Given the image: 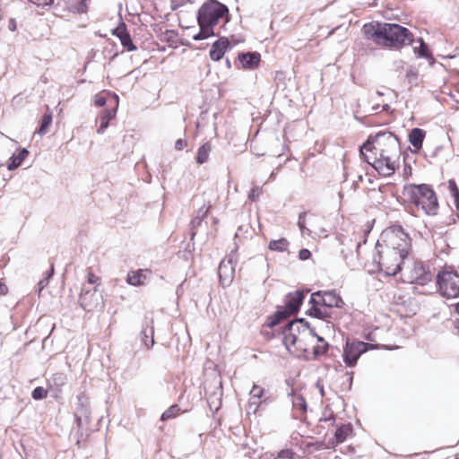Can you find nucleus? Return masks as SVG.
<instances>
[{
    "label": "nucleus",
    "mask_w": 459,
    "mask_h": 459,
    "mask_svg": "<svg viewBox=\"0 0 459 459\" xmlns=\"http://www.w3.org/2000/svg\"><path fill=\"white\" fill-rule=\"evenodd\" d=\"M360 155L380 175L391 176L398 167L401 155L398 138L391 132L370 135L360 147Z\"/></svg>",
    "instance_id": "nucleus-1"
},
{
    "label": "nucleus",
    "mask_w": 459,
    "mask_h": 459,
    "mask_svg": "<svg viewBox=\"0 0 459 459\" xmlns=\"http://www.w3.org/2000/svg\"><path fill=\"white\" fill-rule=\"evenodd\" d=\"M384 248L378 251V264L388 275H396L403 270L404 259L411 251V238L401 226H394L384 232Z\"/></svg>",
    "instance_id": "nucleus-2"
},
{
    "label": "nucleus",
    "mask_w": 459,
    "mask_h": 459,
    "mask_svg": "<svg viewBox=\"0 0 459 459\" xmlns=\"http://www.w3.org/2000/svg\"><path fill=\"white\" fill-rule=\"evenodd\" d=\"M362 31L367 39L385 48H399L414 41L412 33L396 23H366Z\"/></svg>",
    "instance_id": "nucleus-3"
},
{
    "label": "nucleus",
    "mask_w": 459,
    "mask_h": 459,
    "mask_svg": "<svg viewBox=\"0 0 459 459\" xmlns=\"http://www.w3.org/2000/svg\"><path fill=\"white\" fill-rule=\"evenodd\" d=\"M229 21V8L227 5L217 0H208L198 10L197 22L200 30L193 39L203 40L211 36L219 35L220 32L215 31V26L222 22L221 27H223Z\"/></svg>",
    "instance_id": "nucleus-4"
},
{
    "label": "nucleus",
    "mask_w": 459,
    "mask_h": 459,
    "mask_svg": "<svg viewBox=\"0 0 459 459\" xmlns=\"http://www.w3.org/2000/svg\"><path fill=\"white\" fill-rule=\"evenodd\" d=\"M403 195L411 204L421 209L427 215H436L438 202L435 191L427 184H408L403 191Z\"/></svg>",
    "instance_id": "nucleus-5"
},
{
    "label": "nucleus",
    "mask_w": 459,
    "mask_h": 459,
    "mask_svg": "<svg viewBox=\"0 0 459 459\" xmlns=\"http://www.w3.org/2000/svg\"><path fill=\"white\" fill-rule=\"evenodd\" d=\"M309 323L304 318L293 320L289 322L282 333H283V343L288 351H290L291 347H295L298 351H307V344L305 339L307 335H310Z\"/></svg>",
    "instance_id": "nucleus-6"
},
{
    "label": "nucleus",
    "mask_w": 459,
    "mask_h": 459,
    "mask_svg": "<svg viewBox=\"0 0 459 459\" xmlns=\"http://www.w3.org/2000/svg\"><path fill=\"white\" fill-rule=\"evenodd\" d=\"M439 293L446 299L459 297V274L452 271H441L437 274Z\"/></svg>",
    "instance_id": "nucleus-7"
},
{
    "label": "nucleus",
    "mask_w": 459,
    "mask_h": 459,
    "mask_svg": "<svg viewBox=\"0 0 459 459\" xmlns=\"http://www.w3.org/2000/svg\"><path fill=\"white\" fill-rule=\"evenodd\" d=\"M371 348H373V345L368 342H347L343 348V361L348 367H354L359 357Z\"/></svg>",
    "instance_id": "nucleus-8"
},
{
    "label": "nucleus",
    "mask_w": 459,
    "mask_h": 459,
    "mask_svg": "<svg viewBox=\"0 0 459 459\" xmlns=\"http://www.w3.org/2000/svg\"><path fill=\"white\" fill-rule=\"evenodd\" d=\"M409 273V281L421 286L432 280V273L421 262H414Z\"/></svg>",
    "instance_id": "nucleus-9"
},
{
    "label": "nucleus",
    "mask_w": 459,
    "mask_h": 459,
    "mask_svg": "<svg viewBox=\"0 0 459 459\" xmlns=\"http://www.w3.org/2000/svg\"><path fill=\"white\" fill-rule=\"evenodd\" d=\"M270 403V398L265 395L264 388L257 385H254L250 393L247 403V412L255 413L264 404Z\"/></svg>",
    "instance_id": "nucleus-10"
},
{
    "label": "nucleus",
    "mask_w": 459,
    "mask_h": 459,
    "mask_svg": "<svg viewBox=\"0 0 459 459\" xmlns=\"http://www.w3.org/2000/svg\"><path fill=\"white\" fill-rule=\"evenodd\" d=\"M79 302L85 310L91 311L100 305V296L98 294V285L93 290H85L83 287L80 294Z\"/></svg>",
    "instance_id": "nucleus-11"
},
{
    "label": "nucleus",
    "mask_w": 459,
    "mask_h": 459,
    "mask_svg": "<svg viewBox=\"0 0 459 459\" xmlns=\"http://www.w3.org/2000/svg\"><path fill=\"white\" fill-rule=\"evenodd\" d=\"M305 298V293L302 290H296L294 292H290L288 294L285 299V306L281 307L289 316L295 314L299 311L303 299Z\"/></svg>",
    "instance_id": "nucleus-12"
},
{
    "label": "nucleus",
    "mask_w": 459,
    "mask_h": 459,
    "mask_svg": "<svg viewBox=\"0 0 459 459\" xmlns=\"http://www.w3.org/2000/svg\"><path fill=\"white\" fill-rule=\"evenodd\" d=\"M235 268L233 266V256L226 261L222 260L219 265L218 273L222 285H230L234 277Z\"/></svg>",
    "instance_id": "nucleus-13"
},
{
    "label": "nucleus",
    "mask_w": 459,
    "mask_h": 459,
    "mask_svg": "<svg viewBox=\"0 0 459 459\" xmlns=\"http://www.w3.org/2000/svg\"><path fill=\"white\" fill-rule=\"evenodd\" d=\"M113 35H116L119 39L121 45L127 51H134L137 49L136 46L133 43L131 36L128 33L124 22L113 30Z\"/></svg>",
    "instance_id": "nucleus-14"
},
{
    "label": "nucleus",
    "mask_w": 459,
    "mask_h": 459,
    "mask_svg": "<svg viewBox=\"0 0 459 459\" xmlns=\"http://www.w3.org/2000/svg\"><path fill=\"white\" fill-rule=\"evenodd\" d=\"M228 48H230L229 39L225 37L220 38L212 44L210 49L209 55L211 59L214 61L221 60Z\"/></svg>",
    "instance_id": "nucleus-15"
},
{
    "label": "nucleus",
    "mask_w": 459,
    "mask_h": 459,
    "mask_svg": "<svg viewBox=\"0 0 459 459\" xmlns=\"http://www.w3.org/2000/svg\"><path fill=\"white\" fill-rule=\"evenodd\" d=\"M323 305L325 307L342 308L345 305L341 296L335 290H322Z\"/></svg>",
    "instance_id": "nucleus-16"
},
{
    "label": "nucleus",
    "mask_w": 459,
    "mask_h": 459,
    "mask_svg": "<svg viewBox=\"0 0 459 459\" xmlns=\"http://www.w3.org/2000/svg\"><path fill=\"white\" fill-rule=\"evenodd\" d=\"M152 324V321L146 322L140 333L141 342L148 350L151 349L155 343L154 328Z\"/></svg>",
    "instance_id": "nucleus-17"
},
{
    "label": "nucleus",
    "mask_w": 459,
    "mask_h": 459,
    "mask_svg": "<svg viewBox=\"0 0 459 459\" xmlns=\"http://www.w3.org/2000/svg\"><path fill=\"white\" fill-rule=\"evenodd\" d=\"M260 54L257 52L241 53L238 55V60L245 69H254L260 63Z\"/></svg>",
    "instance_id": "nucleus-18"
},
{
    "label": "nucleus",
    "mask_w": 459,
    "mask_h": 459,
    "mask_svg": "<svg viewBox=\"0 0 459 459\" xmlns=\"http://www.w3.org/2000/svg\"><path fill=\"white\" fill-rule=\"evenodd\" d=\"M77 400H78V403H77V407H76L75 417H76V420L78 422H80L82 416L87 418L90 413L89 401H88V398L83 394L78 395Z\"/></svg>",
    "instance_id": "nucleus-19"
},
{
    "label": "nucleus",
    "mask_w": 459,
    "mask_h": 459,
    "mask_svg": "<svg viewBox=\"0 0 459 459\" xmlns=\"http://www.w3.org/2000/svg\"><path fill=\"white\" fill-rule=\"evenodd\" d=\"M117 109H107L100 117V126L97 130L98 134H103L108 128L109 121L116 117Z\"/></svg>",
    "instance_id": "nucleus-20"
},
{
    "label": "nucleus",
    "mask_w": 459,
    "mask_h": 459,
    "mask_svg": "<svg viewBox=\"0 0 459 459\" xmlns=\"http://www.w3.org/2000/svg\"><path fill=\"white\" fill-rule=\"evenodd\" d=\"M87 0H65L66 8L74 13H84L87 12Z\"/></svg>",
    "instance_id": "nucleus-21"
},
{
    "label": "nucleus",
    "mask_w": 459,
    "mask_h": 459,
    "mask_svg": "<svg viewBox=\"0 0 459 459\" xmlns=\"http://www.w3.org/2000/svg\"><path fill=\"white\" fill-rule=\"evenodd\" d=\"M424 137L425 132L420 128H413L409 134V141L411 144L417 149H420L422 146Z\"/></svg>",
    "instance_id": "nucleus-22"
},
{
    "label": "nucleus",
    "mask_w": 459,
    "mask_h": 459,
    "mask_svg": "<svg viewBox=\"0 0 459 459\" xmlns=\"http://www.w3.org/2000/svg\"><path fill=\"white\" fill-rule=\"evenodd\" d=\"M28 155L29 151L25 148L22 149L17 154L13 153L10 158V162L7 165V169L9 170L17 169Z\"/></svg>",
    "instance_id": "nucleus-23"
},
{
    "label": "nucleus",
    "mask_w": 459,
    "mask_h": 459,
    "mask_svg": "<svg viewBox=\"0 0 459 459\" xmlns=\"http://www.w3.org/2000/svg\"><path fill=\"white\" fill-rule=\"evenodd\" d=\"M310 336L316 337L318 343L314 347L313 353L315 357L325 354L328 350V343L323 337L317 335L314 329L310 330Z\"/></svg>",
    "instance_id": "nucleus-24"
},
{
    "label": "nucleus",
    "mask_w": 459,
    "mask_h": 459,
    "mask_svg": "<svg viewBox=\"0 0 459 459\" xmlns=\"http://www.w3.org/2000/svg\"><path fill=\"white\" fill-rule=\"evenodd\" d=\"M145 275L142 270L129 272L126 277L128 284L133 286H140L144 283Z\"/></svg>",
    "instance_id": "nucleus-25"
},
{
    "label": "nucleus",
    "mask_w": 459,
    "mask_h": 459,
    "mask_svg": "<svg viewBox=\"0 0 459 459\" xmlns=\"http://www.w3.org/2000/svg\"><path fill=\"white\" fill-rule=\"evenodd\" d=\"M351 432L352 427L351 424H342L340 427H338L334 433L336 443H343Z\"/></svg>",
    "instance_id": "nucleus-26"
},
{
    "label": "nucleus",
    "mask_w": 459,
    "mask_h": 459,
    "mask_svg": "<svg viewBox=\"0 0 459 459\" xmlns=\"http://www.w3.org/2000/svg\"><path fill=\"white\" fill-rule=\"evenodd\" d=\"M212 152V144L207 142L201 145L197 152L196 162L204 164L208 160L210 152Z\"/></svg>",
    "instance_id": "nucleus-27"
},
{
    "label": "nucleus",
    "mask_w": 459,
    "mask_h": 459,
    "mask_svg": "<svg viewBox=\"0 0 459 459\" xmlns=\"http://www.w3.org/2000/svg\"><path fill=\"white\" fill-rule=\"evenodd\" d=\"M418 42L420 43V47H414L413 51L417 55L418 57L426 58L428 60H433V56L429 50L428 45L424 42L421 38L418 39Z\"/></svg>",
    "instance_id": "nucleus-28"
},
{
    "label": "nucleus",
    "mask_w": 459,
    "mask_h": 459,
    "mask_svg": "<svg viewBox=\"0 0 459 459\" xmlns=\"http://www.w3.org/2000/svg\"><path fill=\"white\" fill-rule=\"evenodd\" d=\"M289 241L285 238H281L279 239L271 240L268 245V248L274 252H284L289 247Z\"/></svg>",
    "instance_id": "nucleus-29"
},
{
    "label": "nucleus",
    "mask_w": 459,
    "mask_h": 459,
    "mask_svg": "<svg viewBox=\"0 0 459 459\" xmlns=\"http://www.w3.org/2000/svg\"><path fill=\"white\" fill-rule=\"evenodd\" d=\"M290 316L281 307H279L274 315L268 318L266 323L267 326L273 327L280 324L282 319L289 317Z\"/></svg>",
    "instance_id": "nucleus-30"
},
{
    "label": "nucleus",
    "mask_w": 459,
    "mask_h": 459,
    "mask_svg": "<svg viewBox=\"0 0 459 459\" xmlns=\"http://www.w3.org/2000/svg\"><path fill=\"white\" fill-rule=\"evenodd\" d=\"M307 314L318 319H325L330 316L325 307H310Z\"/></svg>",
    "instance_id": "nucleus-31"
},
{
    "label": "nucleus",
    "mask_w": 459,
    "mask_h": 459,
    "mask_svg": "<svg viewBox=\"0 0 459 459\" xmlns=\"http://www.w3.org/2000/svg\"><path fill=\"white\" fill-rule=\"evenodd\" d=\"M292 405L295 410L299 411L300 412H306L307 411V402L301 394H293Z\"/></svg>",
    "instance_id": "nucleus-32"
},
{
    "label": "nucleus",
    "mask_w": 459,
    "mask_h": 459,
    "mask_svg": "<svg viewBox=\"0 0 459 459\" xmlns=\"http://www.w3.org/2000/svg\"><path fill=\"white\" fill-rule=\"evenodd\" d=\"M180 412V408L178 405L174 404L171 405L169 409H167L160 417V420L163 421L169 420L170 419L175 418Z\"/></svg>",
    "instance_id": "nucleus-33"
},
{
    "label": "nucleus",
    "mask_w": 459,
    "mask_h": 459,
    "mask_svg": "<svg viewBox=\"0 0 459 459\" xmlns=\"http://www.w3.org/2000/svg\"><path fill=\"white\" fill-rule=\"evenodd\" d=\"M448 188L450 190L451 195L454 198L455 205L456 209L459 210V189L454 179L448 180Z\"/></svg>",
    "instance_id": "nucleus-34"
},
{
    "label": "nucleus",
    "mask_w": 459,
    "mask_h": 459,
    "mask_svg": "<svg viewBox=\"0 0 459 459\" xmlns=\"http://www.w3.org/2000/svg\"><path fill=\"white\" fill-rule=\"evenodd\" d=\"M50 383L56 387H62L66 383V376L64 373H55L49 379Z\"/></svg>",
    "instance_id": "nucleus-35"
},
{
    "label": "nucleus",
    "mask_w": 459,
    "mask_h": 459,
    "mask_svg": "<svg viewBox=\"0 0 459 459\" xmlns=\"http://www.w3.org/2000/svg\"><path fill=\"white\" fill-rule=\"evenodd\" d=\"M309 303L311 304V307H325L323 305L322 290L312 293Z\"/></svg>",
    "instance_id": "nucleus-36"
},
{
    "label": "nucleus",
    "mask_w": 459,
    "mask_h": 459,
    "mask_svg": "<svg viewBox=\"0 0 459 459\" xmlns=\"http://www.w3.org/2000/svg\"><path fill=\"white\" fill-rule=\"evenodd\" d=\"M51 122H52V115L45 114L42 117L40 128L39 129L38 133L40 134H45L48 127L50 126Z\"/></svg>",
    "instance_id": "nucleus-37"
},
{
    "label": "nucleus",
    "mask_w": 459,
    "mask_h": 459,
    "mask_svg": "<svg viewBox=\"0 0 459 459\" xmlns=\"http://www.w3.org/2000/svg\"><path fill=\"white\" fill-rule=\"evenodd\" d=\"M342 254L343 255V259L346 262V264L350 267H353L357 264V254L351 252L350 255L346 254L344 250H342Z\"/></svg>",
    "instance_id": "nucleus-38"
},
{
    "label": "nucleus",
    "mask_w": 459,
    "mask_h": 459,
    "mask_svg": "<svg viewBox=\"0 0 459 459\" xmlns=\"http://www.w3.org/2000/svg\"><path fill=\"white\" fill-rule=\"evenodd\" d=\"M305 215H306V213H305V212H302V213H300V214H299V216L298 225H299V230H300V231H301V234H302V235L307 234V235L310 236L311 231H310V230H309V229H307V228L306 227V223H305Z\"/></svg>",
    "instance_id": "nucleus-39"
},
{
    "label": "nucleus",
    "mask_w": 459,
    "mask_h": 459,
    "mask_svg": "<svg viewBox=\"0 0 459 459\" xmlns=\"http://www.w3.org/2000/svg\"><path fill=\"white\" fill-rule=\"evenodd\" d=\"M47 390L43 388L42 386H38L33 389L31 393V396L34 400H41L45 397H47Z\"/></svg>",
    "instance_id": "nucleus-40"
},
{
    "label": "nucleus",
    "mask_w": 459,
    "mask_h": 459,
    "mask_svg": "<svg viewBox=\"0 0 459 459\" xmlns=\"http://www.w3.org/2000/svg\"><path fill=\"white\" fill-rule=\"evenodd\" d=\"M261 194L262 188L259 186H254L248 195V199L255 202L258 199Z\"/></svg>",
    "instance_id": "nucleus-41"
},
{
    "label": "nucleus",
    "mask_w": 459,
    "mask_h": 459,
    "mask_svg": "<svg viewBox=\"0 0 459 459\" xmlns=\"http://www.w3.org/2000/svg\"><path fill=\"white\" fill-rule=\"evenodd\" d=\"M202 221H203V220L200 216H195L191 221L192 238H194L195 236L196 232L195 231V230L201 225Z\"/></svg>",
    "instance_id": "nucleus-42"
},
{
    "label": "nucleus",
    "mask_w": 459,
    "mask_h": 459,
    "mask_svg": "<svg viewBox=\"0 0 459 459\" xmlns=\"http://www.w3.org/2000/svg\"><path fill=\"white\" fill-rule=\"evenodd\" d=\"M210 207H211L210 204H208V205H206V204L202 205L198 209L196 216H200L202 218V220H204L207 216V213L209 212Z\"/></svg>",
    "instance_id": "nucleus-43"
},
{
    "label": "nucleus",
    "mask_w": 459,
    "mask_h": 459,
    "mask_svg": "<svg viewBox=\"0 0 459 459\" xmlns=\"http://www.w3.org/2000/svg\"><path fill=\"white\" fill-rule=\"evenodd\" d=\"M274 459H293V454L290 450H281Z\"/></svg>",
    "instance_id": "nucleus-44"
},
{
    "label": "nucleus",
    "mask_w": 459,
    "mask_h": 459,
    "mask_svg": "<svg viewBox=\"0 0 459 459\" xmlns=\"http://www.w3.org/2000/svg\"><path fill=\"white\" fill-rule=\"evenodd\" d=\"M29 1L37 4L38 6H49L54 3V0H29Z\"/></svg>",
    "instance_id": "nucleus-45"
},
{
    "label": "nucleus",
    "mask_w": 459,
    "mask_h": 459,
    "mask_svg": "<svg viewBox=\"0 0 459 459\" xmlns=\"http://www.w3.org/2000/svg\"><path fill=\"white\" fill-rule=\"evenodd\" d=\"M94 103H95L96 106L103 107V106L106 105L107 100H106L104 96H102L100 94H97L95 96Z\"/></svg>",
    "instance_id": "nucleus-46"
},
{
    "label": "nucleus",
    "mask_w": 459,
    "mask_h": 459,
    "mask_svg": "<svg viewBox=\"0 0 459 459\" xmlns=\"http://www.w3.org/2000/svg\"><path fill=\"white\" fill-rule=\"evenodd\" d=\"M310 256H311V252L307 248L301 249L299 253V259L303 260V261L307 260Z\"/></svg>",
    "instance_id": "nucleus-47"
},
{
    "label": "nucleus",
    "mask_w": 459,
    "mask_h": 459,
    "mask_svg": "<svg viewBox=\"0 0 459 459\" xmlns=\"http://www.w3.org/2000/svg\"><path fill=\"white\" fill-rule=\"evenodd\" d=\"M418 76V73L415 70L410 69L406 73V77L409 80L410 82H412V80H415Z\"/></svg>",
    "instance_id": "nucleus-48"
},
{
    "label": "nucleus",
    "mask_w": 459,
    "mask_h": 459,
    "mask_svg": "<svg viewBox=\"0 0 459 459\" xmlns=\"http://www.w3.org/2000/svg\"><path fill=\"white\" fill-rule=\"evenodd\" d=\"M186 146V141L184 139H178L175 143V148L178 151L183 150Z\"/></svg>",
    "instance_id": "nucleus-49"
},
{
    "label": "nucleus",
    "mask_w": 459,
    "mask_h": 459,
    "mask_svg": "<svg viewBox=\"0 0 459 459\" xmlns=\"http://www.w3.org/2000/svg\"><path fill=\"white\" fill-rule=\"evenodd\" d=\"M99 281V278L93 274L92 272L88 273L87 281L90 284H95Z\"/></svg>",
    "instance_id": "nucleus-50"
},
{
    "label": "nucleus",
    "mask_w": 459,
    "mask_h": 459,
    "mask_svg": "<svg viewBox=\"0 0 459 459\" xmlns=\"http://www.w3.org/2000/svg\"><path fill=\"white\" fill-rule=\"evenodd\" d=\"M48 284V278H43L39 281V282L38 283V287H39V291L40 292L42 290H44L47 285Z\"/></svg>",
    "instance_id": "nucleus-51"
},
{
    "label": "nucleus",
    "mask_w": 459,
    "mask_h": 459,
    "mask_svg": "<svg viewBox=\"0 0 459 459\" xmlns=\"http://www.w3.org/2000/svg\"><path fill=\"white\" fill-rule=\"evenodd\" d=\"M346 377H347V382H348V385H347V389L350 390L351 388V385H352V381H353V377H352V372H346Z\"/></svg>",
    "instance_id": "nucleus-52"
},
{
    "label": "nucleus",
    "mask_w": 459,
    "mask_h": 459,
    "mask_svg": "<svg viewBox=\"0 0 459 459\" xmlns=\"http://www.w3.org/2000/svg\"><path fill=\"white\" fill-rule=\"evenodd\" d=\"M316 387L318 389L319 393H320V395L322 397L325 396V389H324V385L321 384L320 381H317L316 384Z\"/></svg>",
    "instance_id": "nucleus-53"
},
{
    "label": "nucleus",
    "mask_w": 459,
    "mask_h": 459,
    "mask_svg": "<svg viewBox=\"0 0 459 459\" xmlns=\"http://www.w3.org/2000/svg\"><path fill=\"white\" fill-rule=\"evenodd\" d=\"M53 274H54V264H52L50 266V270L48 273H47V275L45 276V278H48V280H49Z\"/></svg>",
    "instance_id": "nucleus-54"
},
{
    "label": "nucleus",
    "mask_w": 459,
    "mask_h": 459,
    "mask_svg": "<svg viewBox=\"0 0 459 459\" xmlns=\"http://www.w3.org/2000/svg\"><path fill=\"white\" fill-rule=\"evenodd\" d=\"M9 30L13 31L15 29H16V23L13 20H11L10 22H9Z\"/></svg>",
    "instance_id": "nucleus-55"
},
{
    "label": "nucleus",
    "mask_w": 459,
    "mask_h": 459,
    "mask_svg": "<svg viewBox=\"0 0 459 459\" xmlns=\"http://www.w3.org/2000/svg\"><path fill=\"white\" fill-rule=\"evenodd\" d=\"M390 108V106L388 104L382 105V110L387 111Z\"/></svg>",
    "instance_id": "nucleus-56"
},
{
    "label": "nucleus",
    "mask_w": 459,
    "mask_h": 459,
    "mask_svg": "<svg viewBox=\"0 0 459 459\" xmlns=\"http://www.w3.org/2000/svg\"><path fill=\"white\" fill-rule=\"evenodd\" d=\"M378 108H379V105L373 106V107L371 108V109H372L373 111H376V112L378 110Z\"/></svg>",
    "instance_id": "nucleus-57"
},
{
    "label": "nucleus",
    "mask_w": 459,
    "mask_h": 459,
    "mask_svg": "<svg viewBox=\"0 0 459 459\" xmlns=\"http://www.w3.org/2000/svg\"><path fill=\"white\" fill-rule=\"evenodd\" d=\"M456 312L459 314V302L456 305Z\"/></svg>",
    "instance_id": "nucleus-58"
},
{
    "label": "nucleus",
    "mask_w": 459,
    "mask_h": 459,
    "mask_svg": "<svg viewBox=\"0 0 459 459\" xmlns=\"http://www.w3.org/2000/svg\"><path fill=\"white\" fill-rule=\"evenodd\" d=\"M227 65H228L229 67L230 66V62L229 59H227Z\"/></svg>",
    "instance_id": "nucleus-59"
},
{
    "label": "nucleus",
    "mask_w": 459,
    "mask_h": 459,
    "mask_svg": "<svg viewBox=\"0 0 459 459\" xmlns=\"http://www.w3.org/2000/svg\"><path fill=\"white\" fill-rule=\"evenodd\" d=\"M377 95H380V96H381V95H383V93H382V92H380V91H377Z\"/></svg>",
    "instance_id": "nucleus-60"
},
{
    "label": "nucleus",
    "mask_w": 459,
    "mask_h": 459,
    "mask_svg": "<svg viewBox=\"0 0 459 459\" xmlns=\"http://www.w3.org/2000/svg\"><path fill=\"white\" fill-rule=\"evenodd\" d=\"M273 177H274V172H272L270 178H273Z\"/></svg>",
    "instance_id": "nucleus-61"
},
{
    "label": "nucleus",
    "mask_w": 459,
    "mask_h": 459,
    "mask_svg": "<svg viewBox=\"0 0 459 459\" xmlns=\"http://www.w3.org/2000/svg\"><path fill=\"white\" fill-rule=\"evenodd\" d=\"M115 99H116V100H117V101H118V97H117V95H115Z\"/></svg>",
    "instance_id": "nucleus-62"
},
{
    "label": "nucleus",
    "mask_w": 459,
    "mask_h": 459,
    "mask_svg": "<svg viewBox=\"0 0 459 459\" xmlns=\"http://www.w3.org/2000/svg\"><path fill=\"white\" fill-rule=\"evenodd\" d=\"M359 247V244H356V249H358Z\"/></svg>",
    "instance_id": "nucleus-63"
}]
</instances>
